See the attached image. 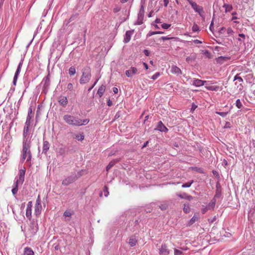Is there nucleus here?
<instances>
[{
	"label": "nucleus",
	"mask_w": 255,
	"mask_h": 255,
	"mask_svg": "<svg viewBox=\"0 0 255 255\" xmlns=\"http://www.w3.org/2000/svg\"><path fill=\"white\" fill-rule=\"evenodd\" d=\"M30 140L27 139H24L22 143V149L21 155V162H23L26 159V161L30 162L32 158V154L30 151Z\"/></svg>",
	"instance_id": "f257e3e1"
},
{
	"label": "nucleus",
	"mask_w": 255,
	"mask_h": 255,
	"mask_svg": "<svg viewBox=\"0 0 255 255\" xmlns=\"http://www.w3.org/2000/svg\"><path fill=\"white\" fill-rule=\"evenodd\" d=\"M64 121L69 125L74 126H81L86 125L89 122V119H85L83 120L77 119L75 117L70 115H65L63 117Z\"/></svg>",
	"instance_id": "f03ea898"
},
{
	"label": "nucleus",
	"mask_w": 255,
	"mask_h": 255,
	"mask_svg": "<svg viewBox=\"0 0 255 255\" xmlns=\"http://www.w3.org/2000/svg\"><path fill=\"white\" fill-rule=\"evenodd\" d=\"M91 78V69L89 67L85 68L83 70L82 75L80 79V83L84 84L88 83Z\"/></svg>",
	"instance_id": "7ed1b4c3"
},
{
	"label": "nucleus",
	"mask_w": 255,
	"mask_h": 255,
	"mask_svg": "<svg viewBox=\"0 0 255 255\" xmlns=\"http://www.w3.org/2000/svg\"><path fill=\"white\" fill-rule=\"evenodd\" d=\"M187 1L189 2V3L191 5L192 8L194 10V11L199 13V14L202 16L203 13H204L203 7L197 4V3L191 0H187Z\"/></svg>",
	"instance_id": "20e7f679"
},
{
	"label": "nucleus",
	"mask_w": 255,
	"mask_h": 255,
	"mask_svg": "<svg viewBox=\"0 0 255 255\" xmlns=\"http://www.w3.org/2000/svg\"><path fill=\"white\" fill-rule=\"evenodd\" d=\"M241 73H238L234 77V81H236L235 85L237 86V88L239 89V90H242L243 89V79L240 75Z\"/></svg>",
	"instance_id": "39448f33"
},
{
	"label": "nucleus",
	"mask_w": 255,
	"mask_h": 255,
	"mask_svg": "<svg viewBox=\"0 0 255 255\" xmlns=\"http://www.w3.org/2000/svg\"><path fill=\"white\" fill-rule=\"evenodd\" d=\"M34 214L38 216L41 214L42 210V206L41 204V201L40 199V196L38 195V198L36 201V204L34 207Z\"/></svg>",
	"instance_id": "423d86ee"
},
{
	"label": "nucleus",
	"mask_w": 255,
	"mask_h": 255,
	"mask_svg": "<svg viewBox=\"0 0 255 255\" xmlns=\"http://www.w3.org/2000/svg\"><path fill=\"white\" fill-rule=\"evenodd\" d=\"M78 178L76 175L69 176L63 180L62 184L65 186H68L75 181Z\"/></svg>",
	"instance_id": "0eeeda50"
},
{
	"label": "nucleus",
	"mask_w": 255,
	"mask_h": 255,
	"mask_svg": "<svg viewBox=\"0 0 255 255\" xmlns=\"http://www.w3.org/2000/svg\"><path fill=\"white\" fill-rule=\"evenodd\" d=\"M25 169H20L19 171V177L18 179L16 180L15 183V184H22L24 181V175L25 173Z\"/></svg>",
	"instance_id": "6e6552de"
},
{
	"label": "nucleus",
	"mask_w": 255,
	"mask_h": 255,
	"mask_svg": "<svg viewBox=\"0 0 255 255\" xmlns=\"http://www.w3.org/2000/svg\"><path fill=\"white\" fill-rule=\"evenodd\" d=\"M206 82V81H202L201 80L195 78L191 79L190 82L191 84H192L193 85L195 86L196 87H200L203 86Z\"/></svg>",
	"instance_id": "1a4fd4ad"
},
{
	"label": "nucleus",
	"mask_w": 255,
	"mask_h": 255,
	"mask_svg": "<svg viewBox=\"0 0 255 255\" xmlns=\"http://www.w3.org/2000/svg\"><path fill=\"white\" fill-rule=\"evenodd\" d=\"M160 255H168L169 254V250L167 246L165 244L162 245L159 251Z\"/></svg>",
	"instance_id": "9d476101"
},
{
	"label": "nucleus",
	"mask_w": 255,
	"mask_h": 255,
	"mask_svg": "<svg viewBox=\"0 0 255 255\" xmlns=\"http://www.w3.org/2000/svg\"><path fill=\"white\" fill-rule=\"evenodd\" d=\"M155 129L165 132H167L168 130V128L163 125L161 121L158 122L157 127Z\"/></svg>",
	"instance_id": "9b49d317"
},
{
	"label": "nucleus",
	"mask_w": 255,
	"mask_h": 255,
	"mask_svg": "<svg viewBox=\"0 0 255 255\" xmlns=\"http://www.w3.org/2000/svg\"><path fill=\"white\" fill-rule=\"evenodd\" d=\"M137 69L135 67H132L130 69L126 71V75L128 77H130L133 75L137 74Z\"/></svg>",
	"instance_id": "f8f14e48"
},
{
	"label": "nucleus",
	"mask_w": 255,
	"mask_h": 255,
	"mask_svg": "<svg viewBox=\"0 0 255 255\" xmlns=\"http://www.w3.org/2000/svg\"><path fill=\"white\" fill-rule=\"evenodd\" d=\"M22 62H20L18 64V67L17 68V70L16 71V72L15 73L14 78H13V84L14 85H16V81H17V78H18V75L20 72V71L21 69V67L22 66Z\"/></svg>",
	"instance_id": "ddd939ff"
},
{
	"label": "nucleus",
	"mask_w": 255,
	"mask_h": 255,
	"mask_svg": "<svg viewBox=\"0 0 255 255\" xmlns=\"http://www.w3.org/2000/svg\"><path fill=\"white\" fill-rule=\"evenodd\" d=\"M133 30H128L126 32V33L125 34V36L124 38L125 43H128L130 41V40L131 39V35L133 34Z\"/></svg>",
	"instance_id": "4468645a"
},
{
	"label": "nucleus",
	"mask_w": 255,
	"mask_h": 255,
	"mask_svg": "<svg viewBox=\"0 0 255 255\" xmlns=\"http://www.w3.org/2000/svg\"><path fill=\"white\" fill-rule=\"evenodd\" d=\"M171 72L172 74H177V75L182 74L181 69L179 67H178L177 66H176L175 65H173L171 66Z\"/></svg>",
	"instance_id": "2eb2a0df"
},
{
	"label": "nucleus",
	"mask_w": 255,
	"mask_h": 255,
	"mask_svg": "<svg viewBox=\"0 0 255 255\" xmlns=\"http://www.w3.org/2000/svg\"><path fill=\"white\" fill-rule=\"evenodd\" d=\"M58 102L63 107H65L68 104L67 98L65 96H61L59 97Z\"/></svg>",
	"instance_id": "dca6fc26"
},
{
	"label": "nucleus",
	"mask_w": 255,
	"mask_h": 255,
	"mask_svg": "<svg viewBox=\"0 0 255 255\" xmlns=\"http://www.w3.org/2000/svg\"><path fill=\"white\" fill-rule=\"evenodd\" d=\"M33 114L32 113V111L31 109H29L28 110V116L27 117L26 121L25 124H31V119L33 116Z\"/></svg>",
	"instance_id": "f3484780"
},
{
	"label": "nucleus",
	"mask_w": 255,
	"mask_h": 255,
	"mask_svg": "<svg viewBox=\"0 0 255 255\" xmlns=\"http://www.w3.org/2000/svg\"><path fill=\"white\" fill-rule=\"evenodd\" d=\"M30 231L31 234H34L38 231V228L37 225H35V223H32L30 225Z\"/></svg>",
	"instance_id": "a211bd4d"
},
{
	"label": "nucleus",
	"mask_w": 255,
	"mask_h": 255,
	"mask_svg": "<svg viewBox=\"0 0 255 255\" xmlns=\"http://www.w3.org/2000/svg\"><path fill=\"white\" fill-rule=\"evenodd\" d=\"M50 144L48 141H44L43 143V152L46 153L49 149Z\"/></svg>",
	"instance_id": "6ab92c4d"
},
{
	"label": "nucleus",
	"mask_w": 255,
	"mask_h": 255,
	"mask_svg": "<svg viewBox=\"0 0 255 255\" xmlns=\"http://www.w3.org/2000/svg\"><path fill=\"white\" fill-rule=\"evenodd\" d=\"M24 255H34V252L31 248L26 247L24 250Z\"/></svg>",
	"instance_id": "aec40b11"
},
{
	"label": "nucleus",
	"mask_w": 255,
	"mask_h": 255,
	"mask_svg": "<svg viewBox=\"0 0 255 255\" xmlns=\"http://www.w3.org/2000/svg\"><path fill=\"white\" fill-rule=\"evenodd\" d=\"M105 89L106 87L104 85H102L99 87L97 92V94L99 95L100 97H101L103 96L104 93L105 92Z\"/></svg>",
	"instance_id": "412c9836"
},
{
	"label": "nucleus",
	"mask_w": 255,
	"mask_h": 255,
	"mask_svg": "<svg viewBox=\"0 0 255 255\" xmlns=\"http://www.w3.org/2000/svg\"><path fill=\"white\" fill-rule=\"evenodd\" d=\"M137 243L136 239L133 237H131L129 239L128 244L130 247H134L136 245Z\"/></svg>",
	"instance_id": "4be33fe9"
},
{
	"label": "nucleus",
	"mask_w": 255,
	"mask_h": 255,
	"mask_svg": "<svg viewBox=\"0 0 255 255\" xmlns=\"http://www.w3.org/2000/svg\"><path fill=\"white\" fill-rule=\"evenodd\" d=\"M30 126V124H25V125L24 128L23 129V136L24 137L27 136L28 131H29V128Z\"/></svg>",
	"instance_id": "5701e85b"
},
{
	"label": "nucleus",
	"mask_w": 255,
	"mask_h": 255,
	"mask_svg": "<svg viewBox=\"0 0 255 255\" xmlns=\"http://www.w3.org/2000/svg\"><path fill=\"white\" fill-rule=\"evenodd\" d=\"M206 88L208 90L211 91H218L220 89V88L218 86H206Z\"/></svg>",
	"instance_id": "b1692460"
},
{
	"label": "nucleus",
	"mask_w": 255,
	"mask_h": 255,
	"mask_svg": "<svg viewBox=\"0 0 255 255\" xmlns=\"http://www.w3.org/2000/svg\"><path fill=\"white\" fill-rule=\"evenodd\" d=\"M198 219V217L196 215H194L193 217L190 219V220L188 222V225L189 226L193 224L196 221H197Z\"/></svg>",
	"instance_id": "393cba45"
},
{
	"label": "nucleus",
	"mask_w": 255,
	"mask_h": 255,
	"mask_svg": "<svg viewBox=\"0 0 255 255\" xmlns=\"http://www.w3.org/2000/svg\"><path fill=\"white\" fill-rule=\"evenodd\" d=\"M223 7L225 8V12H228L231 11L233 9V6L231 4L225 3Z\"/></svg>",
	"instance_id": "a878e982"
},
{
	"label": "nucleus",
	"mask_w": 255,
	"mask_h": 255,
	"mask_svg": "<svg viewBox=\"0 0 255 255\" xmlns=\"http://www.w3.org/2000/svg\"><path fill=\"white\" fill-rule=\"evenodd\" d=\"M119 161L118 160H114L111 161L109 164L107 165L106 167L107 171H108L110 169H111L116 163Z\"/></svg>",
	"instance_id": "bb28decb"
},
{
	"label": "nucleus",
	"mask_w": 255,
	"mask_h": 255,
	"mask_svg": "<svg viewBox=\"0 0 255 255\" xmlns=\"http://www.w3.org/2000/svg\"><path fill=\"white\" fill-rule=\"evenodd\" d=\"M246 68L244 66L239 67L238 71H240V72L239 73H241V74L240 75V76L244 77V74L247 73V71H245L246 70Z\"/></svg>",
	"instance_id": "cd10ccee"
},
{
	"label": "nucleus",
	"mask_w": 255,
	"mask_h": 255,
	"mask_svg": "<svg viewBox=\"0 0 255 255\" xmlns=\"http://www.w3.org/2000/svg\"><path fill=\"white\" fill-rule=\"evenodd\" d=\"M239 38H238V40L240 41L241 43L244 42L246 38V36L244 34H239Z\"/></svg>",
	"instance_id": "c85d7f7f"
},
{
	"label": "nucleus",
	"mask_w": 255,
	"mask_h": 255,
	"mask_svg": "<svg viewBox=\"0 0 255 255\" xmlns=\"http://www.w3.org/2000/svg\"><path fill=\"white\" fill-rule=\"evenodd\" d=\"M31 213H32V208H26V216L29 219H30L31 218Z\"/></svg>",
	"instance_id": "c756f323"
},
{
	"label": "nucleus",
	"mask_w": 255,
	"mask_h": 255,
	"mask_svg": "<svg viewBox=\"0 0 255 255\" xmlns=\"http://www.w3.org/2000/svg\"><path fill=\"white\" fill-rule=\"evenodd\" d=\"M69 74L70 76H73L76 74L75 68L72 66L69 69Z\"/></svg>",
	"instance_id": "7c9ffc66"
},
{
	"label": "nucleus",
	"mask_w": 255,
	"mask_h": 255,
	"mask_svg": "<svg viewBox=\"0 0 255 255\" xmlns=\"http://www.w3.org/2000/svg\"><path fill=\"white\" fill-rule=\"evenodd\" d=\"M192 31L193 32L199 31V27L198 25L197 24L194 23L193 24V26H192Z\"/></svg>",
	"instance_id": "2f4dec72"
},
{
	"label": "nucleus",
	"mask_w": 255,
	"mask_h": 255,
	"mask_svg": "<svg viewBox=\"0 0 255 255\" xmlns=\"http://www.w3.org/2000/svg\"><path fill=\"white\" fill-rule=\"evenodd\" d=\"M236 105L238 109H241L243 107V105L240 100L238 99L236 102Z\"/></svg>",
	"instance_id": "473e14b6"
},
{
	"label": "nucleus",
	"mask_w": 255,
	"mask_h": 255,
	"mask_svg": "<svg viewBox=\"0 0 255 255\" xmlns=\"http://www.w3.org/2000/svg\"><path fill=\"white\" fill-rule=\"evenodd\" d=\"M193 183V180H192L190 182H187L186 183H184L182 185V187L183 188H186V187H189L191 186V185H192V184Z\"/></svg>",
	"instance_id": "72a5a7b5"
},
{
	"label": "nucleus",
	"mask_w": 255,
	"mask_h": 255,
	"mask_svg": "<svg viewBox=\"0 0 255 255\" xmlns=\"http://www.w3.org/2000/svg\"><path fill=\"white\" fill-rule=\"evenodd\" d=\"M190 211V208L189 206L188 205H184V207L183 208V211L185 213H189Z\"/></svg>",
	"instance_id": "f704fd0d"
},
{
	"label": "nucleus",
	"mask_w": 255,
	"mask_h": 255,
	"mask_svg": "<svg viewBox=\"0 0 255 255\" xmlns=\"http://www.w3.org/2000/svg\"><path fill=\"white\" fill-rule=\"evenodd\" d=\"M72 214L69 211H65L63 214L64 216L70 218Z\"/></svg>",
	"instance_id": "c9c22d12"
},
{
	"label": "nucleus",
	"mask_w": 255,
	"mask_h": 255,
	"mask_svg": "<svg viewBox=\"0 0 255 255\" xmlns=\"http://www.w3.org/2000/svg\"><path fill=\"white\" fill-rule=\"evenodd\" d=\"M18 185L15 184V187L12 189L11 191L13 195H15L17 193L18 191Z\"/></svg>",
	"instance_id": "e433bc0d"
},
{
	"label": "nucleus",
	"mask_w": 255,
	"mask_h": 255,
	"mask_svg": "<svg viewBox=\"0 0 255 255\" xmlns=\"http://www.w3.org/2000/svg\"><path fill=\"white\" fill-rule=\"evenodd\" d=\"M76 138L78 140H83L84 138V136L83 134L80 135L77 134L76 135Z\"/></svg>",
	"instance_id": "4c0bfd02"
},
{
	"label": "nucleus",
	"mask_w": 255,
	"mask_h": 255,
	"mask_svg": "<svg viewBox=\"0 0 255 255\" xmlns=\"http://www.w3.org/2000/svg\"><path fill=\"white\" fill-rule=\"evenodd\" d=\"M182 254V251L178 250L177 249H174V255H181Z\"/></svg>",
	"instance_id": "58836bf2"
},
{
	"label": "nucleus",
	"mask_w": 255,
	"mask_h": 255,
	"mask_svg": "<svg viewBox=\"0 0 255 255\" xmlns=\"http://www.w3.org/2000/svg\"><path fill=\"white\" fill-rule=\"evenodd\" d=\"M216 114L222 116V117H225L227 114L228 112H217Z\"/></svg>",
	"instance_id": "ea45409f"
},
{
	"label": "nucleus",
	"mask_w": 255,
	"mask_h": 255,
	"mask_svg": "<svg viewBox=\"0 0 255 255\" xmlns=\"http://www.w3.org/2000/svg\"><path fill=\"white\" fill-rule=\"evenodd\" d=\"M171 26V24H167V23H163L161 25L162 27L164 29H167L169 28Z\"/></svg>",
	"instance_id": "a19ab883"
},
{
	"label": "nucleus",
	"mask_w": 255,
	"mask_h": 255,
	"mask_svg": "<svg viewBox=\"0 0 255 255\" xmlns=\"http://www.w3.org/2000/svg\"><path fill=\"white\" fill-rule=\"evenodd\" d=\"M160 76V73L159 72H156L155 74H154L151 77V79L153 80L156 79Z\"/></svg>",
	"instance_id": "79ce46f5"
},
{
	"label": "nucleus",
	"mask_w": 255,
	"mask_h": 255,
	"mask_svg": "<svg viewBox=\"0 0 255 255\" xmlns=\"http://www.w3.org/2000/svg\"><path fill=\"white\" fill-rule=\"evenodd\" d=\"M227 31L228 35L232 34L234 33L233 29L231 27H228L227 28Z\"/></svg>",
	"instance_id": "37998d69"
},
{
	"label": "nucleus",
	"mask_w": 255,
	"mask_h": 255,
	"mask_svg": "<svg viewBox=\"0 0 255 255\" xmlns=\"http://www.w3.org/2000/svg\"><path fill=\"white\" fill-rule=\"evenodd\" d=\"M73 88V84L71 83H69L67 85V89L70 90H72Z\"/></svg>",
	"instance_id": "c03bdc74"
},
{
	"label": "nucleus",
	"mask_w": 255,
	"mask_h": 255,
	"mask_svg": "<svg viewBox=\"0 0 255 255\" xmlns=\"http://www.w3.org/2000/svg\"><path fill=\"white\" fill-rule=\"evenodd\" d=\"M228 58L227 57H220L218 58V61L220 62V61L222 60H228Z\"/></svg>",
	"instance_id": "a18cd8bd"
},
{
	"label": "nucleus",
	"mask_w": 255,
	"mask_h": 255,
	"mask_svg": "<svg viewBox=\"0 0 255 255\" xmlns=\"http://www.w3.org/2000/svg\"><path fill=\"white\" fill-rule=\"evenodd\" d=\"M161 38L163 40H169V39H172L173 37H168V36H162V37H161Z\"/></svg>",
	"instance_id": "49530a36"
},
{
	"label": "nucleus",
	"mask_w": 255,
	"mask_h": 255,
	"mask_svg": "<svg viewBox=\"0 0 255 255\" xmlns=\"http://www.w3.org/2000/svg\"><path fill=\"white\" fill-rule=\"evenodd\" d=\"M167 205L166 204H164V205H161V206H160V208L162 210H166V208H167Z\"/></svg>",
	"instance_id": "de8ad7c7"
},
{
	"label": "nucleus",
	"mask_w": 255,
	"mask_h": 255,
	"mask_svg": "<svg viewBox=\"0 0 255 255\" xmlns=\"http://www.w3.org/2000/svg\"><path fill=\"white\" fill-rule=\"evenodd\" d=\"M104 192H105V195L107 196L108 195V194L109 193L108 191V187L107 186H105L104 189Z\"/></svg>",
	"instance_id": "09e8293b"
},
{
	"label": "nucleus",
	"mask_w": 255,
	"mask_h": 255,
	"mask_svg": "<svg viewBox=\"0 0 255 255\" xmlns=\"http://www.w3.org/2000/svg\"><path fill=\"white\" fill-rule=\"evenodd\" d=\"M32 203L31 201L28 202L27 205V208H32Z\"/></svg>",
	"instance_id": "8fccbe9b"
},
{
	"label": "nucleus",
	"mask_w": 255,
	"mask_h": 255,
	"mask_svg": "<svg viewBox=\"0 0 255 255\" xmlns=\"http://www.w3.org/2000/svg\"><path fill=\"white\" fill-rule=\"evenodd\" d=\"M208 210V208L205 207L202 209L201 211L203 214L205 213Z\"/></svg>",
	"instance_id": "3c124183"
},
{
	"label": "nucleus",
	"mask_w": 255,
	"mask_h": 255,
	"mask_svg": "<svg viewBox=\"0 0 255 255\" xmlns=\"http://www.w3.org/2000/svg\"><path fill=\"white\" fill-rule=\"evenodd\" d=\"M164 6L166 7L169 3V0H163Z\"/></svg>",
	"instance_id": "603ef678"
},
{
	"label": "nucleus",
	"mask_w": 255,
	"mask_h": 255,
	"mask_svg": "<svg viewBox=\"0 0 255 255\" xmlns=\"http://www.w3.org/2000/svg\"><path fill=\"white\" fill-rule=\"evenodd\" d=\"M98 80H97L94 83V84L89 89L88 91H90L96 85L98 82Z\"/></svg>",
	"instance_id": "864d4df0"
},
{
	"label": "nucleus",
	"mask_w": 255,
	"mask_h": 255,
	"mask_svg": "<svg viewBox=\"0 0 255 255\" xmlns=\"http://www.w3.org/2000/svg\"><path fill=\"white\" fill-rule=\"evenodd\" d=\"M107 105L108 106L111 107L113 105L112 102L111 101L110 99H109L107 102Z\"/></svg>",
	"instance_id": "5fc2aeb1"
},
{
	"label": "nucleus",
	"mask_w": 255,
	"mask_h": 255,
	"mask_svg": "<svg viewBox=\"0 0 255 255\" xmlns=\"http://www.w3.org/2000/svg\"><path fill=\"white\" fill-rule=\"evenodd\" d=\"M113 90L115 94H117L118 93V89L117 87H114L113 88Z\"/></svg>",
	"instance_id": "6e6d98bb"
},
{
	"label": "nucleus",
	"mask_w": 255,
	"mask_h": 255,
	"mask_svg": "<svg viewBox=\"0 0 255 255\" xmlns=\"http://www.w3.org/2000/svg\"><path fill=\"white\" fill-rule=\"evenodd\" d=\"M143 52H144V54H145L146 56H149V51H148L147 50L145 49V50H144Z\"/></svg>",
	"instance_id": "4d7b16f0"
},
{
	"label": "nucleus",
	"mask_w": 255,
	"mask_h": 255,
	"mask_svg": "<svg viewBox=\"0 0 255 255\" xmlns=\"http://www.w3.org/2000/svg\"><path fill=\"white\" fill-rule=\"evenodd\" d=\"M163 33V32L162 31H156V32H153L151 35L155 34H162Z\"/></svg>",
	"instance_id": "13d9d810"
},
{
	"label": "nucleus",
	"mask_w": 255,
	"mask_h": 255,
	"mask_svg": "<svg viewBox=\"0 0 255 255\" xmlns=\"http://www.w3.org/2000/svg\"><path fill=\"white\" fill-rule=\"evenodd\" d=\"M143 66H144V68H145V69H146V70L148 69V66L147 64L145 62H143Z\"/></svg>",
	"instance_id": "bf43d9fd"
},
{
	"label": "nucleus",
	"mask_w": 255,
	"mask_h": 255,
	"mask_svg": "<svg viewBox=\"0 0 255 255\" xmlns=\"http://www.w3.org/2000/svg\"><path fill=\"white\" fill-rule=\"evenodd\" d=\"M148 143V141H146V142H145L143 144V145H142V148H143L145 147L147 145Z\"/></svg>",
	"instance_id": "052dcab7"
},
{
	"label": "nucleus",
	"mask_w": 255,
	"mask_h": 255,
	"mask_svg": "<svg viewBox=\"0 0 255 255\" xmlns=\"http://www.w3.org/2000/svg\"><path fill=\"white\" fill-rule=\"evenodd\" d=\"M226 30V28L224 27H222L221 29H220V32L222 33L223 32H224Z\"/></svg>",
	"instance_id": "680f3d73"
},
{
	"label": "nucleus",
	"mask_w": 255,
	"mask_h": 255,
	"mask_svg": "<svg viewBox=\"0 0 255 255\" xmlns=\"http://www.w3.org/2000/svg\"><path fill=\"white\" fill-rule=\"evenodd\" d=\"M194 42L195 43H202V42L201 41H200L199 40H197V39L195 40L194 41Z\"/></svg>",
	"instance_id": "e2e57ef3"
},
{
	"label": "nucleus",
	"mask_w": 255,
	"mask_h": 255,
	"mask_svg": "<svg viewBox=\"0 0 255 255\" xmlns=\"http://www.w3.org/2000/svg\"><path fill=\"white\" fill-rule=\"evenodd\" d=\"M155 23H160V22H160V19H159V18H156V19H155Z\"/></svg>",
	"instance_id": "0e129e2a"
},
{
	"label": "nucleus",
	"mask_w": 255,
	"mask_h": 255,
	"mask_svg": "<svg viewBox=\"0 0 255 255\" xmlns=\"http://www.w3.org/2000/svg\"><path fill=\"white\" fill-rule=\"evenodd\" d=\"M153 12V10H151V11L149 13L148 15L149 17H151V16H152Z\"/></svg>",
	"instance_id": "69168bd1"
},
{
	"label": "nucleus",
	"mask_w": 255,
	"mask_h": 255,
	"mask_svg": "<svg viewBox=\"0 0 255 255\" xmlns=\"http://www.w3.org/2000/svg\"><path fill=\"white\" fill-rule=\"evenodd\" d=\"M196 108H197V106L193 105V106H192V109H193V110H194Z\"/></svg>",
	"instance_id": "338daca9"
},
{
	"label": "nucleus",
	"mask_w": 255,
	"mask_h": 255,
	"mask_svg": "<svg viewBox=\"0 0 255 255\" xmlns=\"http://www.w3.org/2000/svg\"><path fill=\"white\" fill-rule=\"evenodd\" d=\"M128 0H121L122 3H125L128 1Z\"/></svg>",
	"instance_id": "774afa93"
}]
</instances>
